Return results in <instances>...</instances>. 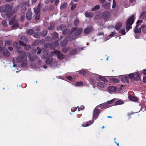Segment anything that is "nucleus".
Returning <instances> with one entry per match:
<instances>
[{
  "label": "nucleus",
  "mask_w": 146,
  "mask_h": 146,
  "mask_svg": "<svg viewBox=\"0 0 146 146\" xmlns=\"http://www.w3.org/2000/svg\"><path fill=\"white\" fill-rule=\"evenodd\" d=\"M13 9L12 6L6 4L2 5L0 7V13L6 12V13L1 14L2 16L4 18H10L13 15L11 12Z\"/></svg>",
  "instance_id": "1"
},
{
  "label": "nucleus",
  "mask_w": 146,
  "mask_h": 146,
  "mask_svg": "<svg viewBox=\"0 0 146 146\" xmlns=\"http://www.w3.org/2000/svg\"><path fill=\"white\" fill-rule=\"evenodd\" d=\"M41 3H39L36 8H34L33 10L35 16L34 20L36 21L39 20L40 18V11Z\"/></svg>",
  "instance_id": "2"
},
{
  "label": "nucleus",
  "mask_w": 146,
  "mask_h": 146,
  "mask_svg": "<svg viewBox=\"0 0 146 146\" xmlns=\"http://www.w3.org/2000/svg\"><path fill=\"white\" fill-rule=\"evenodd\" d=\"M135 15H133L130 16L126 22V28L127 30H129L131 25L134 22Z\"/></svg>",
  "instance_id": "3"
},
{
  "label": "nucleus",
  "mask_w": 146,
  "mask_h": 146,
  "mask_svg": "<svg viewBox=\"0 0 146 146\" xmlns=\"http://www.w3.org/2000/svg\"><path fill=\"white\" fill-rule=\"evenodd\" d=\"M129 76L131 80L139 81L140 79V76L139 74L133 73L129 74Z\"/></svg>",
  "instance_id": "4"
},
{
  "label": "nucleus",
  "mask_w": 146,
  "mask_h": 146,
  "mask_svg": "<svg viewBox=\"0 0 146 146\" xmlns=\"http://www.w3.org/2000/svg\"><path fill=\"white\" fill-rule=\"evenodd\" d=\"M18 52L19 54V56L18 57L16 58V59L17 62L20 63L22 62L25 57L26 55V53L24 51H18Z\"/></svg>",
  "instance_id": "5"
},
{
  "label": "nucleus",
  "mask_w": 146,
  "mask_h": 146,
  "mask_svg": "<svg viewBox=\"0 0 146 146\" xmlns=\"http://www.w3.org/2000/svg\"><path fill=\"white\" fill-rule=\"evenodd\" d=\"M100 16L101 18H104L105 20H106L110 18L111 14L109 11H106L101 12L100 14Z\"/></svg>",
  "instance_id": "6"
},
{
  "label": "nucleus",
  "mask_w": 146,
  "mask_h": 146,
  "mask_svg": "<svg viewBox=\"0 0 146 146\" xmlns=\"http://www.w3.org/2000/svg\"><path fill=\"white\" fill-rule=\"evenodd\" d=\"M54 53L56 55L58 59L59 60H61L65 58L64 55L58 50H54Z\"/></svg>",
  "instance_id": "7"
},
{
  "label": "nucleus",
  "mask_w": 146,
  "mask_h": 146,
  "mask_svg": "<svg viewBox=\"0 0 146 146\" xmlns=\"http://www.w3.org/2000/svg\"><path fill=\"white\" fill-rule=\"evenodd\" d=\"M99 108V106H97L94 111L93 117V119H97L100 112V111L98 109Z\"/></svg>",
  "instance_id": "8"
},
{
  "label": "nucleus",
  "mask_w": 146,
  "mask_h": 146,
  "mask_svg": "<svg viewBox=\"0 0 146 146\" xmlns=\"http://www.w3.org/2000/svg\"><path fill=\"white\" fill-rule=\"evenodd\" d=\"M34 16H33V13L31 9H29L26 14V18L28 21H30L32 19Z\"/></svg>",
  "instance_id": "9"
},
{
  "label": "nucleus",
  "mask_w": 146,
  "mask_h": 146,
  "mask_svg": "<svg viewBox=\"0 0 146 146\" xmlns=\"http://www.w3.org/2000/svg\"><path fill=\"white\" fill-rule=\"evenodd\" d=\"M94 29L92 26L87 27L85 29L84 31V33L85 35H88L93 31Z\"/></svg>",
  "instance_id": "10"
},
{
  "label": "nucleus",
  "mask_w": 146,
  "mask_h": 146,
  "mask_svg": "<svg viewBox=\"0 0 146 146\" xmlns=\"http://www.w3.org/2000/svg\"><path fill=\"white\" fill-rule=\"evenodd\" d=\"M76 37L72 33L69 34L66 38V40L68 41H71L76 38Z\"/></svg>",
  "instance_id": "11"
},
{
  "label": "nucleus",
  "mask_w": 146,
  "mask_h": 146,
  "mask_svg": "<svg viewBox=\"0 0 146 146\" xmlns=\"http://www.w3.org/2000/svg\"><path fill=\"white\" fill-rule=\"evenodd\" d=\"M129 74L126 75L122 77L121 81L122 82L124 83H129Z\"/></svg>",
  "instance_id": "12"
},
{
  "label": "nucleus",
  "mask_w": 146,
  "mask_h": 146,
  "mask_svg": "<svg viewBox=\"0 0 146 146\" xmlns=\"http://www.w3.org/2000/svg\"><path fill=\"white\" fill-rule=\"evenodd\" d=\"M98 106H99V108L100 107L102 109H106L110 107L111 106L108 104L106 102Z\"/></svg>",
  "instance_id": "13"
},
{
  "label": "nucleus",
  "mask_w": 146,
  "mask_h": 146,
  "mask_svg": "<svg viewBox=\"0 0 146 146\" xmlns=\"http://www.w3.org/2000/svg\"><path fill=\"white\" fill-rule=\"evenodd\" d=\"M128 98L131 101L133 102H137L138 100V99L137 97L132 96L130 94H129Z\"/></svg>",
  "instance_id": "14"
},
{
  "label": "nucleus",
  "mask_w": 146,
  "mask_h": 146,
  "mask_svg": "<svg viewBox=\"0 0 146 146\" xmlns=\"http://www.w3.org/2000/svg\"><path fill=\"white\" fill-rule=\"evenodd\" d=\"M82 31L83 29L81 28H79L76 30L74 33V36H77L80 35L81 34Z\"/></svg>",
  "instance_id": "15"
},
{
  "label": "nucleus",
  "mask_w": 146,
  "mask_h": 146,
  "mask_svg": "<svg viewBox=\"0 0 146 146\" xmlns=\"http://www.w3.org/2000/svg\"><path fill=\"white\" fill-rule=\"evenodd\" d=\"M29 59L31 61H34L37 58L36 55L30 54L28 56Z\"/></svg>",
  "instance_id": "16"
},
{
  "label": "nucleus",
  "mask_w": 146,
  "mask_h": 146,
  "mask_svg": "<svg viewBox=\"0 0 146 146\" xmlns=\"http://www.w3.org/2000/svg\"><path fill=\"white\" fill-rule=\"evenodd\" d=\"M3 51V56L5 57H9L10 55V54L7 48L5 49Z\"/></svg>",
  "instance_id": "17"
},
{
  "label": "nucleus",
  "mask_w": 146,
  "mask_h": 146,
  "mask_svg": "<svg viewBox=\"0 0 146 146\" xmlns=\"http://www.w3.org/2000/svg\"><path fill=\"white\" fill-rule=\"evenodd\" d=\"M66 28V26L64 24H61L59 25L57 27V30L60 31H63Z\"/></svg>",
  "instance_id": "18"
},
{
  "label": "nucleus",
  "mask_w": 146,
  "mask_h": 146,
  "mask_svg": "<svg viewBox=\"0 0 146 146\" xmlns=\"http://www.w3.org/2000/svg\"><path fill=\"white\" fill-rule=\"evenodd\" d=\"M110 3H107L102 4V7L106 9H108L110 8Z\"/></svg>",
  "instance_id": "19"
},
{
  "label": "nucleus",
  "mask_w": 146,
  "mask_h": 146,
  "mask_svg": "<svg viewBox=\"0 0 146 146\" xmlns=\"http://www.w3.org/2000/svg\"><path fill=\"white\" fill-rule=\"evenodd\" d=\"M13 47L17 49H19L21 48V46L17 42H14L13 43Z\"/></svg>",
  "instance_id": "20"
},
{
  "label": "nucleus",
  "mask_w": 146,
  "mask_h": 146,
  "mask_svg": "<svg viewBox=\"0 0 146 146\" xmlns=\"http://www.w3.org/2000/svg\"><path fill=\"white\" fill-rule=\"evenodd\" d=\"M140 18L145 20L146 21V11H143L141 14Z\"/></svg>",
  "instance_id": "21"
},
{
  "label": "nucleus",
  "mask_w": 146,
  "mask_h": 146,
  "mask_svg": "<svg viewBox=\"0 0 146 146\" xmlns=\"http://www.w3.org/2000/svg\"><path fill=\"white\" fill-rule=\"evenodd\" d=\"M108 90L110 93V92H114L116 90V88L114 86H110L108 87Z\"/></svg>",
  "instance_id": "22"
},
{
  "label": "nucleus",
  "mask_w": 146,
  "mask_h": 146,
  "mask_svg": "<svg viewBox=\"0 0 146 146\" xmlns=\"http://www.w3.org/2000/svg\"><path fill=\"white\" fill-rule=\"evenodd\" d=\"M110 80L111 82L115 83H118L119 81V80L118 78L114 77L110 78Z\"/></svg>",
  "instance_id": "23"
},
{
  "label": "nucleus",
  "mask_w": 146,
  "mask_h": 146,
  "mask_svg": "<svg viewBox=\"0 0 146 146\" xmlns=\"http://www.w3.org/2000/svg\"><path fill=\"white\" fill-rule=\"evenodd\" d=\"M53 60V58L52 57H50L46 60L45 62L47 64H49L52 62Z\"/></svg>",
  "instance_id": "24"
},
{
  "label": "nucleus",
  "mask_w": 146,
  "mask_h": 146,
  "mask_svg": "<svg viewBox=\"0 0 146 146\" xmlns=\"http://www.w3.org/2000/svg\"><path fill=\"white\" fill-rule=\"evenodd\" d=\"M94 121L93 120H91L89 122H87L85 124L84 123L82 124V126L84 127L88 126L92 124L93 123Z\"/></svg>",
  "instance_id": "25"
},
{
  "label": "nucleus",
  "mask_w": 146,
  "mask_h": 146,
  "mask_svg": "<svg viewBox=\"0 0 146 146\" xmlns=\"http://www.w3.org/2000/svg\"><path fill=\"white\" fill-rule=\"evenodd\" d=\"M41 33L40 32H37L34 33L33 36L36 38H40L41 35Z\"/></svg>",
  "instance_id": "26"
},
{
  "label": "nucleus",
  "mask_w": 146,
  "mask_h": 146,
  "mask_svg": "<svg viewBox=\"0 0 146 146\" xmlns=\"http://www.w3.org/2000/svg\"><path fill=\"white\" fill-rule=\"evenodd\" d=\"M141 27L139 28V27H138L137 28L136 26H135L134 31L135 33H140L141 32Z\"/></svg>",
  "instance_id": "27"
},
{
  "label": "nucleus",
  "mask_w": 146,
  "mask_h": 146,
  "mask_svg": "<svg viewBox=\"0 0 146 146\" xmlns=\"http://www.w3.org/2000/svg\"><path fill=\"white\" fill-rule=\"evenodd\" d=\"M122 26V23L120 22L117 23L115 25L116 29L117 31H119Z\"/></svg>",
  "instance_id": "28"
},
{
  "label": "nucleus",
  "mask_w": 146,
  "mask_h": 146,
  "mask_svg": "<svg viewBox=\"0 0 146 146\" xmlns=\"http://www.w3.org/2000/svg\"><path fill=\"white\" fill-rule=\"evenodd\" d=\"M58 34L57 33L55 32L53 33L52 35V38L55 40L58 38Z\"/></svg>",
  "instance_id": "29"
},
{
  "label": "nucleus",
  "mask_w": 146,
  "mask_h": 146,
  "mask_svg": "<svg viewBox=\"0 0 146 146\" xmlns=\"http://www.w3.org/2000/svg\"><path fill=\"white\" fill-rule=\"evenodd\" d=\"M67 4L66 3H63L62 4L60 7V10H62L65 9L67 7Z\"/></svg>",
  "instance_id": "30"
},
{
  "label": "nucleus",
  "mask_w": 146,
  "mask_h": 146,
  "mask_svg": "<svg viewBox=\"0 0 146 146\" xmlns=\"http://www.w3.org/2000/svg\"><path fill=\"white\" fill-rule=\"evenodd\" d=\"M34 31L32 29H28L27 31V34L28 35H32L34 33Z\"/></svg>",
  "instance_id": "31"
},
{
  "label": "nucleus",
  "mask_w": 146,
  "mask_h": 146,
  "mask_svg": "<svg viewBox=\"0 0 146 146\" xmlns=\"http://www.w3.org/2000/svg\"><path fill=\"white\" fill-rule=\"evenodd\" d=\"M85 15L86 17H92L93 15L92 13L86 12L85 13Z\"/></svg>",
  "instance_id": "32"
},
{
  "label": "nucleus",
  "mask_w": 146,
  "mask_h": 146,
  "mask_svg": "<svg viewBox=\"0 0 146 146\" xmlns=\"http://www.w3.org/2000/svg\"><path fill=\"white\" fill-rule=\"evenodd\" d=\"M98 86L101 87H104L106 86V84L101 82H99L97 84Z\"/></svg>",
  "instance_id": "33"
},
{
  "label": "nucleus",
  "mask_w": 146,
  "mask_h": 146,
  "mask_svg": "<svg viewBox=\"0 0 146 146\" xmlns=\"http://www.w3.org/2000/svg\"><path fill=\"white\" fill-rule=\"evenodd\" d=\"M20 38L22 40V41L24 42H27V38L24 35L21 36Z\"/></svg>",
  "instance_id": "34"
},
{
  "label": "nucleus",
  "mask_w": 146,
  "mask_h": 146,
  "mask_svg": "<svg viewBox=\"0 0 146 146\" xmlns=\"http://www.w3.org/2000/svg\"><path fill=\"white\" fill-rule=\"evenodd\" d=\"M70 31V30L69 29H64L62 32V35H67Z\"/></svg>",
  "instance_id": "35"
},
{
  "label": "nucleus",
  "mask_w": 146,
  "mask_h": 146,
  "mask_svg": "<svg viewBox=\"0 0 146 146\" xmlns=\"http://www.w3.org/2000/svg\"><path fill=\"white\" fill-rule=\"evenodd\" d=\"M70 49V48L69 47L64 48L62 49V51L63 53H65L69 51Z\"/></svg>",
  "instance_id": "36"
},
{
  "label": "nucleus",
  "mask_w": 146,
  "mask_h": 146,
  "mask_svg": "<svg viewBox=\"0 0 146 146\" xmlns=\"http://www.w3.org/2000/svg\"><path fill=\"white\" fill-rule=\"evenodd\" d=\"M100 8V6L99 5H96L94 7L91 9L92 11H96L99 9Z\"/></svg>",
  "instance_id": "37"
},
{
  "label": "nucleus",
  "mask_w": 146,
  "mask_h": 146,
  "mask_svg": "<svg viewBox=\"0 0 146 146\" xmlns=\"http://www.w3.org/2000/svg\"><path fill=\"white\" fill-rule=\"evenodd\" d=\"M67 41L66 40H64L62 42L60 43L61 46L62 47H65L66 46L67 44Z\"/></svg>",
  "instance_id": "38"
},
{
  "label": "nucleus",
  "mask_w": 146,
  "mask_h": 146,
  "mask_svg": "<svg viewBox=\"0 0 146 146\" xmlns=\"http://www.w3.org/2000/svg\"><path fill=\"white\" fill-rule=\"evenodd\" d=\"M15 21V17H13L9 21V24L11 25H13Z\"/></svg>",
  "instance_id": "39"
},
{
  "label": "nucleus",
  "mask_w": 146,
  "mask_h": 146,
  "mask_svg": "<svg viewBox=\"0 0 146 146\" xmlns=\"http://www.w3.org/2000/svg\"><path fill=\"white\" fill-rule=\"evenodd\" d=\"M37 50L38 51L36 53L37 54H39L41 53L42 52V49L40 48L39 47H36V49L34 50L36 52Z\"/></svg>",
  "instance_id": "40"
},
{
  "label": "nucleus",
  "mask_w": 146,
  "mask_h": 146,
  "mask_svg": "<svg viewBox=\"0 0 146 146\" xmlns=\"http://www.w3.org/2000/svg\"><path fill=\"white\" fill-rule=\"evenodd\" d=\"M123 104V101L120 100H118L115 102V105L117 106L118 105L122 104Z\"/></svg>",
  "instance_id": "41"
},
{
  "label": "nucleus",
  "mask_w": 146,
  "mask_h": 146,
  "mask_svg": "<svg viewBox=\"0 0 146 146\" xmlns=\"http://www.w3.org/2000/svg\"><path fill=\"white\" fill-rule=\"evenodd\" d=\"M99 78L101 80L105 82H108L106 79L103 76H99Z\"/></svg>",
  "instance_id": "42"
},
{
  "label": "nucleus",
  "mask_w": 146,
  "mask_h": 146,
  "mask_svg": "<svg viewBox=\"0 0 146 146\" xmlns=\"http://www.w3.org/2000/svg\"><path fill=\"white\" fill-rule=\"evenodd\" d=\"M12 44V42L11 41L9 40H7L5 41V46H6V45H10Z\"/></svg>",
  "instance_id": "43"
},
{
  "label": "nucleus",
  "mask_w": 146,
  "mask_h": 146,
  "mask_svg": "<svg viewBox=\"0 0 146 146\" xmlns=\"http://www.w3.org/2000/svg\"><path fill=\"white\" fill-rule=\"evenodd\" d=\"M141 28L142 29V32L146 34V25H143L141 26Z\"/></svg>",
  "instance_id": "44"
},
{
  "label": "nucleus",
  "mask_w": 146,
  "mask_h": 146,
  "mask_svg": "<svg viewBox=\"0 0 146 146\" xmlns=\"http://www.w3.org/2000/svg\"><path fill=\"white\" fill-rule=\"evenodd\" d=\"M77 50L76 49H73L71 50L70 52V55H74L76 54Z\"/></svg>",
  "instance_id": "45"
},
{
  "label": "nucleus",
  "mask_w": 146,
  "mask_h": 146,
  "mask_svg": "<svg viewBox=\"0 0 146 146\" xmlns=\"http://www.w3.org/2000/svg\"><path fill=\"white\" fill-rule=\"evenodd\" d=\"M47 31L46 30H43L42 33H41V35H42L43 37L45 36L46 35L47 33Z\"/></svg>",
  "instance_id": "46"
},
{
  "label": "nucleus",
  "mask_w": 146,
  "mask_h": 146,
  "mask_svg": "<svg viewBox=\"0 0 146 146\" xmlns=\"http://www.w3.org/2000/svg\"><path fill=\"white\" fill-rule=\"evenodd\" d=\"M52 38L49 36H47L45 38V40L46 42H49L52 40Z\"/></svg>",
  "instance_id": "47"
},
{
  "label": "nucleus",
  "mask_w": 146,
  "mask_h": 146,
  "mask_svg": "<svg viewBox=\"0 0 146 146\" xmlns=\"http://www.w3.org/2000/svg\"><path fill=\"white\" fill-rule=\"evenodd\" d=\"M79 23V20L76 18L74 21V23L75 26H77Z\"/></svg>",
  "instance_id": "48"
},
{
  "label": "nucleus",
  "mask_w": 146,
  "mask_h": 146,
  "mask_svg": "<svg viewBox=\"0 0 146 146\" xmlns=\"http://www.w3.org/2000/svg\"><path fill=\"white\" fill-rule=\"evenodd\" d=\"M27 60H23L22 63V66L23 67L26 66L27 65Z\"/></svg>",
  "instance_id": "49"
},
{
  "label": "nucleus",
  "mask_w": 146,
  "mask_h": 146,
  "mask_svg": "<svg viewBox=\"0 0 146 146\" xmlns=\"http://www.w3.org/2000/svg\"><path fill=\"white\" fill-rule=\"evenodd\" d=\"M143 22V21L141 20H138L136 23V27H139L141 23Z\"/></svg>",
  "instance_id": "50"
},
{
  "label": "nucleus",
  "mask_w": 146,
  "mask_h": 146,
  "mask_svg": "<svg viewBox=\"0 0 146 146\" xmlns=\"http://www.w3.org/2000/svg\"><path fill=\"white\" fill-rule=\"evenodd\" d=\"M24 49L26 51L29 50L31 48V46L29 45H26L25 46Z\"/></svg>",
  "instance_id": "51"
},
{
  "label": "nucleus",
  "mask_w": 146,
  "mask_h": 146,
  "mask_svg": "<svg viewBox=\"0 0 146 146\" xmlns=\"http://www.w3.org/2000/svg\"><path fill=\"white\" fill-rule=\"evenodd\" d=\"M19 26V23H16L12 26L11 28L12 29L16 28L17 27H18Z\"/></svg>",
  "instance_id": "52"
},
{
  "label": "nucleus",
  "mask_w": 146,
  "mask_h": 146,
  "mask_svg": "<svg viewBox=\"0 0 146 146\" xmlns=\"http://www.w3.org/2000/svg\"><path fill=\"white\" fill-rule=\"evenodd\" d=\"M119 32L121 33L122 35H124L126 33L124 28L122 29L119 31Z\"/></svg>",
  "instance_id": "53"
},
{
  "label": "nucleus",
  "mask_w": 146,
  "mask_h": 146,
  "mask_svg": "<svg viewBox=\"0 0 146 146\" xmlns=\"http://www.w3.org/2000/svg\"><path fill=\"white\" fill-rule=\"evenodd\" d=\"M115 98H114L110 101L106 102L107 104L110 105V104L113 103L115 101Z\"/></svg>",
  "instance_id": "54"
},
{
  "label": "nucleus",
  "mask_w": 146,
  "mask_h": 146,
  "mask_svg": "<svg viewBox=\"0 0 146 146\" xmlns=\"http://www.w3.org/2000/svg\"><path fill=\"white\" fill-rule=\"evenodd\" d=\"M1 24L4 27L7 26V22L6 20H3L2 21Z\"/></svg>",
  "instance_id": "55"
},
{
  "label": "nucleus",
  "mask_w": 146,
  "mask_h": 146,
  "mask_svg": "<svg viewBox=\"0 0 146 146\" xmlns=\"http://www.w3.org/2000/svg\"><path fill=\"white\" fill-rule=\"evenodd\" d=\"M83 85V83L81 82H78L76 83V86H82Z\"/></svg>",
  "instance_id": "56"
},
{
  "label": "nucleus",
  "mask_w": 146,
  "mask_h": 146,
  "mask_svg": "<svg viewBox=\"0 0 146 146\" xmlns=\"http://www.w3.org/2000/svg\"><path fill=\"white\" fill-rule=\"evenodd\" d=\"M54 28V25H50L48 27V29L50 30H52Z\"/></svg>",
  "instance_id": "57"
},
{
  "label": "nucleus",
  "mask_w": 146,
  "mask_h": 146,
  "mask_svg": "<svg viewBox=\"0 0 146 146\" xmlns=\"http://www.w3.org/2000/svg\"><path fill=\"white\" fill-rule=\"evenodd\" d=\"M79 72L83 75H85L86 74V71L83 70H80L79 71Z\"/></svg>",
  "instance_id": "58"
},
{
  "label": "nucleus",
  "mask_w": 146,
  "mask_h": 146,
  "mask_svg": "<svg viewBox=\"0 0 146 146\" xmlns=\"http://www.w3.org/2000/svg\"><path fill=\"white\" fill-rule=\"evenodd\" d=\"M116 6V3L115 0H113V5L112 8L114 9L115 8Z\"/></svg>",
  "instance_id": "59"
},
{
  "label": "nucleus",
  "mask_w": 146,
  "mask_h": 146,
  "mask_svg": "<svg viewBox=\"0 0 146 146\" xmlns=\"http://www.w3.org/2000/svg\"><path fill=\"white\" fill-rule=\"evenodd\" d=\"M55 46L53 44H51L50 43V47L51 49L53 50L55 48Z\"/></svg>",
  "instance_id": "60"
},
{
  "label": "nucleus",
  "mask_w": 146,
  "mask_h": 146,
  "mask_svg": "<svg viewBox=\"0 0 146 146\" xmlns=\"http://www.w3.org/2000/svg\"><path fill=\"white\" fill-rule=\"evenodd\" d=\"M25 18V15H21V17L20 18V21L21 22L23 21L24 19Z\"/></svg>",
  "instance_id": "61"
},
{
  "label": "nucleus",
  "mask_w": 146,
  "mask_h": 146,
  "mask_svg": "<svg viewBox=\"0 0 146 146\" xmlns=\"http://www.w3.org/2000/svg\"><path fill=\"white\" fill-rule=\"evenodd\" d=\"M19 42L20 43L19 44H20V45H21L23 46H25L26 45V44L24 43V42H23V41L21 40H19Z\"/></svg>",
  "instance_id": "62"
},
{
  "label": "nucleus",
  "mask_w": 146,
  "mask_h": 146,
  "mask_svg": "<svg viewBox=\"0 0 146 146\" xmlns=\"http://www.w3.org/2000/svg\"><path fill=\"white\" fill-rule=\"evenodd\" d=\"M76 7V5L75 4H73L72 5L71 8V10L72 11Z\"/></svg>",
  "instance_id": "63"
},
{
  "label": "nucleus",
  "mask_w": 146,
  "mask_h": 146,
  "mask_svg": "<svg viewBox=\"0 0 146 146\" xmlns=\"http://www.w3.org/2000/svg\"><path fill=\"white\" fill-rule=\"evenodd\" d=\"M50 43H46L44 45V47L46 48H47L48 47H50Z\"/></svg>",
  "instance_id": "64"
}]
</instances>
